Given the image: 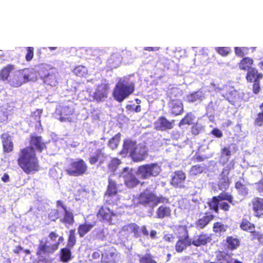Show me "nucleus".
Masks as SVG:
<instances>
[{
    "label": "nucleus",
    "instance_id": "nucleus-1",
    "mask_svg": "<svg viewBox=\"0 0 263 263\" xmlns=\"http://www.w3.org/2000/svg\"><path fill=\"white\" fill-rule=\"evenodd\" d=\"M29 146L20 149L17 160V164L27 174L35 173L40 170L38 158L35 151L39 153L46 148V143L41 136L31 135Z\"/></svg>",
    "mask_w": 263,
    "mask_h": 263
},
{
    "label": "nucleus",
    "instance_id": "nucleus-2",
    "mask_svg": "<svg viewBox=\"0 0 263 263\" xmlns=\"http://www.w3.org/2000/svg\"><path fill=\"white\" fill-rule=\"evenodd\" d=\"M181 95V91L177 88H172L168 92V97L170 99L168 106L171 114L175 116L180 115L183 112L182 102L179 99Z\"/></svg>",
    "mask_w": 263,
    "mask_h": 263
},
{
    "label": "nucleus",
    "instance_id": "nucleus-3",
    "mask_svg": "<svg viewBox=\"0 0 263 263\" xmlns=\"http://www.w3.org/2000/svg\"><path fill=\"white\" fill-rule=\"evenodd\" d=\"M134 89L133 83H129L124 80H120L114 89L113 96L116 101L121 102L133 93Z\"/></svg>",
    "mask_w": 263,
    "mask_h": 263
},
{
    "label": "nucleus",
    "instance_id": "nucleus-4",
    "mask_svg": "<svg viewBox=\"0 0 263 263\" xmlns=\"http://www.w3.org/2000/svg\"><path fill=\"white\" fill-rule=\"evenodd\" d=\"M88 166L82 159L76 160L71 159L65 172L67 175L71 176H79L86 174Z\"/></svg>",
    "mask_w": 263,
    "mask_h": 263
},
{
    "label": "nucleus",
    "instance_id": "nucleus-5",
    "mask_svg": "<svg viewBox=\"0 0 263 263\" xmlns=\"http://www.w3.org/2000/svg\"><path fill=\"white\" fill-rule=\"evenodd\" d=\"M161 171L160 166L157 163H149L139 166L136 171V174L142 179H146L151 177H156Z\"/></svg>",
    "mask_w": 263,
    "mask_h": 263
},
{
    "label": "nucleus",
    "instance_id": "nucleus-6",
    "mask_svg": "<svg viewBox=\"0 0 263 263\" xmlns=\"http://www.w3.org/2000/svg\"><path fill=\"white\" fill-rule=\"evenodd\" d=\"M30 74L27 69L15 70L8 84L13 87H18L29 81Z\"/></svg>",
    "mask_w": 263,
    "mask_h": 263
},
{
    "label": "nucleus",
    "instance_id": "nucleus-7",
    "mask_svg": "<svg viewBox=\"0 0 263 263\" xmlns=\"http://www.w3.org/2000/svg\"><path fill=\"white\" fill-rule=\"evenodd\" d=\"M59 246V242L52 245H48L46 242L41 240L37 249L36 255L39 258H44L45 256L53 254L58 249Z\"/></svg>",
    "mask_w": 263,
    "mask_h": 263
},
{
    "label": "nucleus",
    "instance_id": "nucleus-8",
    "mask_svg": "<svg viewBox=\"0 0 263 263\" xmlns=\"http://www.w3.org/2000/svg\"><path fill=\"white\" fill-rule=\"evenodd\" d=\"M59 120L62 122H71L73 120L74 109L69 106H62L56 109Z\"/></svg>",
    "mask_w": 263,
    "mask_h": 263
},
{
    "label": "nucleus",
    "instance_id": "nucleus-9",
    "mask_svg": "<svg viewBox=\"0 0 263 263\" xmlns=\"http://www.w3.org/2000/svg\"><path fill=\"white\" fill-rule=\"evenodd\" d=\"M231 171L230 166H227L222 169L219 176L218 182V187L220 190L226 191L230 185L231 180L229 178V175Z\"/></svg>",
    "mask_w": 263,
    "mask_h": 263
},
{
    "label": "nucleus",
    "instance_id": "nucleus-10",
    "mask_svg": "<svg viewBox=\"0 0 263 263\" xmlns=\"http://www.w3.org/2000/svg\"><path fill=\"white\" fill-rule=\"evenodd\" d=\"M109 86L107 83H101L98 85L96 91L93 93V99L97 102H102L108 97Z\"/></svg>",
    "mask_w": 263,
    "mask_h": 263
},
{
    "label": "nucleus",
    "instance_id": "nucleus-11",
    "mask_svg": "<svg viewBox=\"0 0 263 263\" xmlns=\"http://www.w3.org/2000/svg\"><path fill=\"white\" fill-rule=\"evenodd\" d=\"M148 151L145 146L138 145L129 156L134 162H139L143 161L147 157Z\"/></svg>",
    "mask_w": 263,
    "mask_h": 263
},
{
    "label": "nucleus",
    "instance_id": "nucleus-12",
    "mask_svg": "<svg viewBox=\"0 0 263 263\" xmlns=\"http://www.w3.org/2000/svg\"><path fill=\"white\" fill-rule=\"evenodd\" d=\"M120 232L123 235L128 237L133 234L134 237L137 238L141 236L140 228L135 223H130L122 227Z\"/></svg>",
    "mask_w": 263,
    "mask_h": 263
},
{
    "label": "nucleus",
    "instance_id": "nucleus-13",
    "mask_svg": "<svg viewBox=\"0 0 263 263\" xmlns=\"http://www.w3.org/2000/svg\"><path fill=\"white\" fill-rule=\"evenodd\" d=\"M117 254L113 247H107L102 253L101 262L103 263H117Z\"/></svg>",
    "mask_w": 263,
    "mask_h": 263
},
{
    "label": "nucleus",
    "instance_id": "nucleus-14",
    "mask_svg": "<svg viewBox=\"0 0 263 263\" xmlns=\"http://www.w3.org/2000/svg\"><path fill=\"white\" fill-rule=\"evenodd\" d=\"M185 178L184 173L182 171H176L172 176L171 184L176 188H184V181Z\"/></svg>",
    "mask_w": 263,
    "mask_h": 263
},
{
    "label": "nucleus",
    "instance_id": "nucleus-15",
    "mask_svg": "<svg viewBox=\"0 0 263 263\" xmlns=\"http://www.w3.org/2000/svg\"><path fill=\"white\" fill-rule=\"evenodd\" d=\"M93 215H88L85 218V223L79 225L78 231L80 237H83L95 225L96 221L89 222L90 218Z\"/></svg>",
    "mask_w": 263,
    "mask_h": 263
},
{
    "label": "nucleus",
    "instance_id": "nucleus-16",
    "mask_svg": "<svg viewBox=\"0 0 263 263\" xmlns=\"http://www.w3.org/2000/svg\"><path fill=\"white\" fill-rule=\"evenodd\" d=\"M137 146L138 145L136 141H134L130 139H124L122 148L120 152V154L121 155H127L129 154L130 156V154L134 152Z\"/></svg>",
    "mask_w": 263,
    "mask_h": 263
},
{
    "label": "nucleus",
    "instance_id": "nucleus-17",
    "mask_svg": "<svg viewBox=\"0 0 263 263\" xmlns=\"http://www.w3.org/2000/svg\"><path fill=\"white\" fill-rule=\"evenodd\" d=\"M175 120L168 121L164 116H161L156 122V129L161 131L171 129L173 128Z\"/></svg>",
    "mask_w": 263,
    "mask_h": 263
},
{
    "label": "nucleus",
    "instance_id": "nucleus-18",
    "mask_svg": "<svg viewBox=\"0 0 263 263\" xmlns=\"http://www.w3.org/2000/svg\"><path fill=\"white\" fill-rule=\"evenodd\" d=\"M15 70V66L12 64H7L0 69V81L8 83L11 74Z\"/></svg>",
    "mask_w": 263,
    "mask_h": 263
},
{
    "label": "nucleus",
    "instance_id": "nucleus-19",
    "mask_svg": "<svg viewBox=\"0 0 263 263\" xmlns=\"http://www.w3.org/2000/svg\"><path fill=\"white\" fill-rule=\"evenodd\" d=\"M155 199V195L147 189L144 190L138 196L139 202L142 204L154 202Z\"/></svg>",
    "mask_w": 263,
    "mask_h": 263
},
{
    "label": "nucleus",
    "instance_id": "nucleus-20",
    "mask_svg": "<svg viewBox=\"0 0 263 263\" xmlns=\"http://www.w3.org/2000/svg\"><path fill=\"white\" fill-rule=\"evenodd\" d=\"M192 245L191 238L178 239L175 246V249L177 253H182L187 247Z\"/></svg>",
    "mask_w": 263,
    "mask_h": 263
},
{
    "label": "nucleus",
    "instance_id": "nucleus-21",
    "mask_svg": "<svg viewBox=\"0 0 263 263\" xmlns=\"http://www.w3.org/2000/svg\"><path fill=\"white\" fill-rule=\"evenodd\" d=\"M262 78L263 74L259 72L255 68L251 69L247 72L246 76V80L249 83H252L253 82L260 80L262 79Z\"/></svg>",
    "mask_w": 263,
    "mask_h": 263
},
{
    "label": "nucleus",
    "instance_id": "nucleus-22",
    "mask_svg": "<svg viewBox=\"0 0 263 263\" xmlns=\"http://www.w3.org/2000/svg\"><path fill=\"white\" fill-rule=\"evenodd\" d=\"M211 238L208 234L201 233L197 236L196 238L191 240L192 245L196 247H199L202 245H205L208 242L211 241Z\"/></svg>",
    "mask_w": 263,
    "mask_h": 263
},
{
    "label": "nucleus",
    "instance_id": "nucleus-23",
    "mask_svg": "<svg viewBox=\"0 0 263 263\" xmlns=\"http://www.w3.org/2000/svg\"><path fill=\"white\" fill-rule=\"evenodd\" d=\"M254 63L253 60L249 57H245L238 63V67L241 70L248 71L252 69V65Z\"/></svg>",
    "mask_w": 263,
    "mask_h": 263
},
{
    "label": "nucleus",
    "instance_id": "nucleus-24",
    "mask_svg": "<svg viewBox=\"0 0 263 263\" xmlns=\"http://www.w3.org/2000/svg\"><path fill=\"white\" fill-rule=\"evenodd\" d=\"M45 84L51 87H55L58 83L57 75L55 73H49L43 78Z\"/></svg>",
    "mask_w": 263,
    "mask_h": 263
},
{
    "label": "nucleus",
    "instance_id": "nucleus-25",
    "mask_svg": "<svg viewBox=\"0 0 263 263\" xmlns=\"http://www.w3.org/2000/svg\"><path fill=\"white\" fill-rule=\"evenodd\" d=\"M175 234L178 239L190 238L187 227L185 226H178L175 230Z\"/></svg>",
    "mask_w": 263,
    "mask_h": 263
},
{
    "label": "nucleus",
    "instance_id": "nucleus-26",
    "mask_svg": "<svg viewBox=\"0 0 263 263\" xmlns=\"http://www.w3.org/2000/svg\"><path fill=\"white\" fill-rule=\"evenodd\" d=\"M227 248L231 251L236 249L240 246V240L237 238L228 236L226 239Z\"/></svg>",
    "mask_w": 263,
    "mask_h": 263
},
{
    "label": "nucleus",
    "instance_id": "nucleus-27",
    "mask_svg": "<svg viewBox=\"0 0 263 263\" xmlns=\"http://www.w3.org/2000/svg\"><path fill=\"white\" fill-rule=\"evenodd\" d=\"M218 263H231L232 255L223 251H219L216 256Z\"/></svg>",
    "mask_w": 263,
    "mask_h": 263
},
{
    "label": "nucleus",
    "instance_id": "nucleus-28",
    "mask_svg": "<svg viewBox=\"0 0 263 263\" xmlns=\"http://www.w3.org/2000/svg\"><path fill=\"white\" fill-rule=\"evenodd\" d=\"M213 218V215H205L196 221V227L198 229H203Z\"/></svg>",
    "mask_w": 263,
    "mask_h": 263
},
{
    "label": "nucleus",
    "instance_id": "nucleus-29",
    "mask_svg": "<svg viewBox=\"0 0 263 263\" xmlns=\"http://www.w3.org/2000/svg\"><path fill=\"white\" fill-rule=\"evenodd\" d=\"M251 203L255 213H263V198L255 197L252 200Z\"/></svg>",
    "mask_w": 263,
    "mask_h": 263
},
{
    "label": "nucleus",
    "instance_id": "nucleus-30",
    "mask_svg": "<svg viewBox=\"0 0 263 263\" xmlns=\"http://www.w3.org/2000/svg\"><path fill=\"white\" fill-rule=\"evenodd\" d=\"M101 158H106V155L100 148L97 149L94 154L89 157V162L90 164H95Z\"/></svg>",
    "mask_w": 263,
    "mask_h": 263
},
{
    "label": "nucleus",
    "instance_id": "nucleus-31",
    "mask_svg": "<svg viewBox=\"0 0 263 263\" xmlns=\"http://www.w3.org/2000/svg\"><path fill=\"white\" fill-rule=\"evenodd\" d=\"M140 181L133 174H129L125 180V185L129 188H133L140 183Z\"/></svg>",
    "mask_w": 263,
    "mask_h": 263
},
{
    "label": "nucleus",
    "instance_id": "nucleus-32",
    "mask_svg": "<svg viewBox=\"0 0 263 263\" xmlns=\"http://www.w3.org/2000/svg\"><path fill=\"white\" fill-rule=\"evenodd\" d=\"M108 184L106 192V195L108 196H113L116 195L118 193L117 186L115 182L111 178L108 179Z\"/></svg>",
    "mask_w": 263,
    "mask_h": 263
},
{
    "label": "nucleus",
    "instance_id": "nucleus-33",
    "mask_svg": "<svg viewBox=\"0 0 263 263\" xmlns=\"http://www.w3.org/2000/svg\"><path fill=\"white\" fill-rule=\"evenodd\" d=\"M2 144L4 153H8L13 151V144L9 136H6L3 138Z\"/></svg>",
    "mask_w": 263,
    "mask_h": 263
},
{
    "label": "nucleus",
    "instance_id": "nucleus-34",
    "mask_svg": "<svg viewBox=\"0 0 263 263\" xmlns=\"http://www.w3.org/2000/svg\"><path fill=\"white\" fill-rule=\"evenodd\" d=\"M228 87H223V88H217L219 90H226V92H223L222 94V97L225 98L230 103H232L234 102L235 99V95L236 93V91L234 90H228Z\"/></svg>",
    "mask_w": 263,
    "mask_h": 263
},
{
    "label": "nucleus",
    "instance_id": "nucleus-35",
    "mask_svg": "<svg viewBox=\"0 0 263 263\" xmlns=\"http://www.w3.org/2000/svg\"><path fill=\"white\" fill-rule=\"evenodd\" d=\"M60 258L61 261L63 262H68L71 258V252L69 248L61 249L60 252Z\"/></svg>",
    "mask_w": 263,
    "mask_h": 263
},
{
    "label": "nucleus",
    "instance_id": "nucleus-36",
    "mask_svg": "<svg viewBox=\"0 0 263 263\" xmlns=\"http://www.w3.org/2000/svg\"><path fill=\"white\" fill-rule=\"evenodd\" d=\"M240 227L242 230L246 231H249L252 233L253 236L254 235V233L256 232L255 231V226L254 224L251 223L247 219H243L240 224Z\"/></svg>",
    "mask_w": 263,
    "mask_h": 263
},
{
    "label": "nucleus",
    "instance_id": "nucleus-37",
    "mask_svg": "<svg viewBox=\"0 0 263 263\" xmlns=\"http://www.w3.org/2000/svg\"><path fill=\"white\" fill-rule=\"evenodd\" d=\"M194 119L195 116L192 112L187 113L184 117L180 120L178 125L181 127L184 125H191L193 123Z\"/></svg>",
    "mask_w": 263,
    "mask_h": 263
},
{
    "label": "nucleus",
    "instance_id": "nucleus-38",
    "mask_svg": "<svg viewBox=\"0 0 263 263\" xmlns=\"http://www.w3.org/2000/svg\"><path fill=\"white\" fill-rule=\"evenodd\" d=\"M122 161L118 158H112L108 164V168L111 172H115L118 169Z\"/></svg>",
    "mask_w": 263,
    "mask_h": 263
},
{
    "label": "nucleus",
    "instance_id": "nucleus-39",
    "mask_svg": "<svg viewBox=\"0 0 263 263\" xmlns=\"http://www.w3.org/2000/svg\"><path fill=\"white\" fill-rule=\"evenodd\" d=\"M210 209L215 213H218L219 206V201L216 196H214L208 202Z\"/></svg>",
    "mask_w": 263,
    "mask_h": 263
},
{
    "label": "nucleus",
    "instance_id": "nucleus-40",
    "mask_svg": "<svg viewBox=\"0 0 263 263\" xmlns=\"http://www.w3.org/2000/svg\"><path fill=\"white\" fill-rule=\"evenodd\" d=\"M216 197L217 198L219 201L227 200L232 204H234L233 197L230 193L223 192H221L218 196H217Z\"/></svg>",
    "mask_w": 263,
    "mask_h": 263
},
{
    "label": "nucleus",
    "instance_id": "nucleus-41",
    "mask_svg": "<svg viewBox=\"0 0 263 263\" xmlns=\"http://www.w3.org/2000/svg\"><path fill=\"white\" fill-rule=\"evenodd\" d=\"M139 256V263H157L154 259V256L150 253H146L144 255Z\"/></svg>",
    "mask_w": 263,
    "mask_h": 263
},
{
    "label": "nucleus",
    "instance_id": "nucleus-42",
    "mask_svg": "<svg viewBox=\"0 0 263 263\" xmlns=\"http://www.w3.org/2000/svg\"><path fill=\"white\" fill-rule=\"evenodd\" d=\"M121 138V134L118 133L112 137L108 142V145L112 149L116 148L119 143Z\"/></svg>",
    "mask_w": 263,
    "mask_h": 263
},
{
    "label": "nucleus",
    "instance_id": "nucleus-43",
    "mask_svg": "<svg viewBox=\"0 0 263 263\" xmlns=\"http://www.w3.org/2000/svg\"><path fill=\"white\" fill-rule=\"evenodd\" d=\"M235 187L237 190L240 194L242 195H246L248 193V189L240 181H237L235 183Z\"/></svg>",
    "mask_w": 263,
    "mask_h": 263
},
{
    "label": "nucleus",
    "instance_id": "nucleus-44",
    "mask_svg": "<svg viewBox=\"0 0 263 263\" xmlns=\"http://www.w3.org/2000/svg\"><path fill=\"white\" fill-rule=\"evenodd\" d=\"M76 231L74 229H71L67 240V246L69 248L73 247L76 243Z\"/></svg>",
    "mask_w": 263,
    "mask_h": 263
},
{
    "label": "nucleus",
    "instance_id": "nucleus-45",
    "mask_svg": "<svg viewBox=\"0 0 263 263\" xmlns=\"http://www.w3.org/2000/svg\"><path fill=\"white\" fill-rule=\"evenodd\" d=\"M73 72L78 77H84L87 74V68L85 66L79 65L73 69Z\"/></svg>",
    "mask_w": 263,
    "mask_h": 263
},
{
    "label": "nucleus",
    "instance_id": "nucleus-46",
    "mask_svg": "<svg viewBox=\"0 0 263 263\" xmlns=\"http://www.w3.org/2000/svg\"><path fill=\"white\" fill-rule=\"evenodd\" d=\"M215 50L222 57L227 56L231 52V48L229 47H218L216 48Z\"/></svg>",
    "mask_w": 263,
    "mask_h": 263
},
{
    "label": "nucleus",
    "instance_id": "nucleus-47",
    "mask_svg": "<svg viewBox=\"0 0 263 263\" xmlns=\"http://www.w3.org/2000/svg\"><path fill=\"white\" fill-rule=\"evenodd\" d=\"M226 228L224 224L219 222H215L213 225V231L215 233H220L225 232Z\"/></svg>",
    "mask_w": 263,
    "mask_h": 263
},
{
    "label": "nucleus",
    "instance_id": "nucleus-48",
    "mask_svg": "<svg viewBox=\"0 0 263 263\" xmlns=\"http://www.w3.org/2000/svg\"><path fill=\"white\" fill-rule=\"evenodd\" d=\"M203 167L199 164L193 165L191 168V171L194 175H197L200 174L203 172Z\"/></svg>",
    "mask_w": 263,
    "mask_h": 263
},
{
    "label": "nucleus",
    "instance_id": "nucleus-49",
    "mask_svg": "<svg viewBox=\"0 0 263 263\" xmlns=\"http://www.w3.org/2000/svg\"><path fill=\"white\" fill-rule=\"evenodd\" d=\"M27 53L25 56L26 60L29 62L32 60L34 55V48L32 47H28L26 48Z\"/></svg>",
    "mask_w": 263,
    "mask_h": 263
},
{
    "label": "nucleus",
    "instance_id": "nucleus-50",
    "mask_svg": "<svg viewBox=\"0 0 263 263\" xmlns=\"http://www.w3.org/2000/svg\"><path fill=\"white\" fill-rule=\"evenodd\" d=\"M171 211L170 206L164 204L158 208L157 214H170Z\"/></svg>",
    "mask_w": 263,
    "mask_h": 263
},
{
    "label": "nucleus",
    "instance_id": "nucleus-51",
    "mask_svg": "<svg viewBox=\"0 0 263 263\" xmlns=\"http://www.w3.org/2000/svg\"><path fill=\"white\" fill-rule=\"evenodd\" d=\"M57 208L58 210L61 211V212L64 213V214H71L67 209L66 206L60 200L57 201Z\"/></svg>",
    "mask_w": 263,
    "mask_h": 263
},
{
    "label": "nucleus",
    "instance_id": "nucleus-52",
    "mask_svg": "<svg viewBox=\"0 0 263 263\" xmlns=\"http://www.w3.org/2000/svg\"><path fill=\"white\" fill-rule=\"evenodd\" d=\"M154 202H155V203L156 204L159 203H169V199L168 198L163 197L162 195H160L158 197L155 196V199Z\"/></svg>",
    "mask_w": 263,
    "mask_h": 263
},
{
    "label": "nucleus",
    "instance_id": "nucleus-53",
    "mask_svg": "<svg viewBox=\"0 0 263 263\" xmlns=\"http://www.w3.org/2000/svg\"><path fill=\"white\" fill-rule=\"evenodd\" d=\"M61 221L66 224H72L74 221L72 215H65Z\"/></svg>",
    "mask_w": 263,
    "mask_h": 263
},
{
    "label": "nucleus",
    "instance_id": "nucleus-54",
    "mask_svg": "<svg viewBox=\"0 0 263 263\" xmlns=\"http://www.w3.org/2000/svg\"><path fill=\"white\" fill-rule=\"evenodd\" d=\"M260 80L254 81L252 86V91L254 94H258L260 91Z\"/></svg>",
    "mask_w": 263,
    "mask_h": 263
},
{
    "label": "nucleus",
    "instance_id": "nucleus-55",
    "mask_svg": "<svg viewBox=\"0 0 263 263\" xmlns=\"http://www.w3.org/2000/svg\"><path fill=\"white\" fill-rule=\"evenodd\" d=\"M256 190L260 195H263V178L255 183Z\"/></svg>",
    "mask_w": 263,
    "mask_h": 263
},
{
    "label": "nucleus",
    "instance_id": "nucleus-56",
    "mask_svg": "<svg viewBox=\"0 0 263 263\" xmlns=\"http://www.w3.org/2000/svg\"><path fill=\"white\" fill-rule=\"evenodd\" d=\"M255 124L259 126L263 125V111L257 114V117L255 120Z\"/></svg>",
    "mask_w": 263,
    "mask_h": 263
},
{
    "label": "nucleus",
    "instance_id": "nucleus-57",
    "mask_svg": "<svg viewBox=\"0 0 263 263\" xmlns=\"http://www.w3.org/2000/svg\"><path fill=\"white\" fill-rule=\"evenodd\" d=\"M98 214H114L111 212L109 208L106 205H103L99 210Z\"/></svg>",
    "mask_w": 263,
    "mask_h": 263
},
{
    "label": "nucleus",
    "instance_id": "nucleus-58",
    "mask_svg": "<svg viewBox=\"0 0 263 263\" xmlns=\"http://www.w3.org/2000/svg\"><path fill=\"white\" fill-rule=\"evenodd\" d=\"M211 134L217 138H221L223 136L222 132L218 128H214L211 131Z\"/></svg>",
    "mask_w": 263,
    "mask_h": 263
},
{
    "label": "nucleus",
    "instance_id": "nucleus-59",
    "mask_svg": "<svg viewBox=\"0 0 263 263\" xmlns=\"http://www.w3.org/2000/svg\"><path fill=\"white\" fill-rule=\"evenodd\" d=\"M257 239L260 243L263 245V234H260L258 232L254 233L252 236V239Z\"/></svg>",
    "mask_w": 263,
    "mask_h": 263
},
{
    "label": "nucleus",
    "instance_id": "nucleus-60",
    "mask_svg": "<svg viewBox=\"0 0 263 263\" xmlns=\"http://www.w3.org/2000/svg\"><path fill=\"white\" fill-rule=\"evenodd\" d=\"M163 238L166 242H173L174 236L172 234H166L163 236Z\"/></svg>",
    "mask_w": 263,
    "mask_h": 263
},
{
    "label": "nucleus",
    "instance_id": "nucleus-61",
    "mask_svg": "<svg viewBox=\"0 0 263 263\" xmlns=\"http://www.w3.org/2000/svg\"><path fill=\"white\" fill-rule=\"evenodd\" d=\"M219 207L224 211H228L230 208V205L226 202H222L221 203H219Z\"/></svg>",
    "mask_w": 263,
    "mask_h": 263
},
{
    "label": "nucleus",
    "instance_id": "nucleus-62",
    "mask_svg": "<svg viewBox=\"0 0 263 263\" xmlns=\"http://www.w3.org/2000/svg\"><path fill=\"white\" fill-rule=\"evenodd\" d=\"M234 51L235 54L238 57H242L245 55L244 52L243 51V50L241 47H235Z\"/></svg>",
    "mask_w": 263,
    "mask_h": 263
},
{
    "label": "nucleus",
    "instance_id": "nucleus-63",
    "mask_svg": "<svg viewBox=\"0 0 263 263\" xmlns=\"http://www.w3.org/2000/svg\"><path fill=\"white\" fill-rule=\"evenodd\" d=\"M221 153L222 155H225L226 156H230L231 155V151L230 150L229 148L227 147H224L221 149Z\"/></svg>",
    "mask_w": 263,
    "mask_h": 263
},
{
    "label": "nucleus",
    "instance_id": "nucleus-64",
    "mask_svg": "<svg viewBox=\"0 0 263 263\" xmlns=\"http://www.w3.org/2000/svg\"><path fill=\"white\" fill-rule=\"evenodd\" d=\"M255 262L256 263H263V249L255 259Z\"/></svg>",
    "mask_w": 263,
    "mask_h": 263
}]
</instances>
